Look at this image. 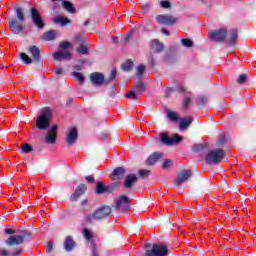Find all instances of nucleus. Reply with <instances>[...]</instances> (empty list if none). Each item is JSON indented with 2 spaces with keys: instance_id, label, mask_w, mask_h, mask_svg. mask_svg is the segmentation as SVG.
<instances>
[{
  "instance_id": "23",
  "label": "nucleus",
  "mask_w": 256,
  "mask_h": 256,
  "mask_svg": "<svg viewBox=\"0 0 256 256\" xmlns=\"http://www.w3.org/2000/svg\"><path fill=\"white\" fill-rule=\"evenodd\" d=\"M159 159H163V153L154 152L146 160V165H155L157 163V161H159Z\"/></svg>"
},
{
  "instance_id": "21",
  "label": "nucleus",
  "mask_w": 256,
  "mask_h": 256,
  "mask_svg": "<svg viewBox=\"0 0 256 256\" xmlns=\"http://www.w3.org/2000/svg\"><path fill=\"white\" fill-rule=\"evenodd\" d=\"M74 247H77V243L75 242V240L73 239L72 236H67L64 240L65 251H67L69 253V252L73 251Z\"/></svg>"
},
{
  "instance_id": "17",
  "label": "nucleus",
  "mask_w": 256,
  "mask_h": 256,
  "mask_svg": "<svg viewBox=\"0 0 256 256\" xmlns=\"http://www.w3.org/2000/svg\"><path fill=\"white\" fill-rule=\"evenodd\" d=\"M59 131V126L53 125L46 135V143L48 145H55L57 141V132Z\"/></svg>"
},
{
  "instance_id": "45",
  "label": "nucleus",
  "mask_w": 256,
  "mask_h": 256,
  "mask_svg": "<svg viewBox=\"0 0 256 256\" xmlns=\"http://www.w3.org/2000/svg\"><path fill=\"white\" fill-rule=\"evenodd\" d=\"M247 82V74H241L238 79H237V83H239V85H243V83Z\"/></svg>"
},
{
  "instance_id": "32",
  "label": "nucleus",
  "mask_w": 256,
  "mask_h": 256,
  "mask_svg": "<svg viewBox=\"0 0 256 256\" xmlns=\"http://www.w3.org/2000/svg\"><path fill=\"white\" fill-rule=\"evenodd\" d=\"M208 101H209V98H207L206 95L198 96V103H199V105H201V107H206Z\"/></svg>"
},
{
  "instance_id": "30",
  "label": "nucleus",
  "mask_w": 256,
  "mask_h": 256,
  "mask_svg": "<svg viewBox=\"0 0 256 256\" xmlns=\"http://www.w3.org/2000/svg\"><path fill=\"white\" fill-rule=\"evenodd\" d=\"M167 117L172 123H177V121H179V115L171 110H167Z\"/></svg>"
},
{
  "instance_id": "53",
  "label": "nucleus",
  "mask_w": 256,
  "mask_h": 256,
  "mask_svg": "<svg viewBox=\"0 0 256 256\" xmlns=\"http://www.w3.org/2000/svg\"><path fill=\"white\" fill-rule=\"evenodd\" d=\"M117 93V89L115 88V86H111L110 88V97H115V94Z\"/></svg>"
},
{
  "instance_id": "55",
  "label": "nucleus",
  "mask_w": 256,
  "mask_h": 256,
  "mask_svg": "<svg viewBox=\"0 0 256 256\" xmlns=\"http://www.w3.org/2000/svg\"><path fill=\"white\" fill-rule=\"evenodd\" d=\"M55 74L56 75H63V68H61V66H57Z\"/></svg>"
},
{
  "instance_id": "8",
  "label": "nucleus",
  "mask_w": 256,
  "mask_h": 256,
  "mask_svg": "<svg viewBox=\"0 0 256 256\" xmlns=\"http://www.w3.org/2000/svg\"><path fill=\"white\" fill-rule=\"evenodd\" d=\"M30 18L36 29L39 31L45 29V20L41 16V13H39V9L35 7L30 8Z\"/></svg>"
},
{
  "instance_id": "51",
  "label": "nucleus",
  "mask_w": 256,
  "mask_h": 256,
  "mask_svg": "<svg viewBox=\"0 0 256 256\" xmlns=\"http://www.w3.org/2000/svg\"><path fill=\"white\" fill-rule=\"evenodd\" d=\"M225 143H227V140L225 139L224 136H221L218 140V145L219 147H223V145H225Z\"/></svg>"
},
{
  "instance_id": "36",
  "label": "nucleus",
  "mask_w": 256,
  "mask_h": 256,
  "mask_svg": "<svg viewBox=\"0 0 256 256\" xmlns=\"http://www.w3.org/2000/svg\"><path fill=\"white\" fill-rule=\"evenodd\" d=\"M153 43H156L155 53H162V51H164L165 45H163V43L157 42L156 40H154Z\"/></svg>"
},
{
  "instance_id": "2",
  "label": "nucleus",
  "mask_w": 256,
  "mask_h": 256,
  "mask_svg": "<svg viewBox=\"0 0 256 256\" xmlns=\"http://www.w3.org/2000/svg\"><path fill=\"white\" fill-rule=\"evenodd\" d=\"M14 13L15 17L8 19V27L12 35H21L25 32V21L27 20L25 17V9L19 6V4H15Z\"/></svg>"
},
{
  "instance_id": "22",
  "label": "nucleus",
  "mask_w": 256,
  "mask_h": 256,
  "mask_svg": "<svg viewBox=\"0 0 256 256\" xmlns=\"http://www.w3.org/2000/svg\"><path fill=\"white\" fill-rule=\"evenodd\" d=\"M137 181H138L137 175L128 174L125 178V181H124V187L126 189H131V187H133V184L137 183Z\"/></svg>"
},
{
  "instance_id": "12",
  "label": "nucleus",
  "mask_w": 256,
  "mask_h": 256,
  "mask_svg": "<svg viewBox=\"0 0 256 256\" xmlns=\"http://www.w3.org/2000/svg\"><path fill=\"white\" fill-rule=\"evenodd\" d=\"M161 143L163 145H168V147H173V145H179L183 141V136L175 134L172 137H169L167 134L163 133L160 135Z\"/></svg>"
},
{
  "instance_id": "61",
  "label": "nucleus",
  "mask_w": 256,
  "mask_h": 256,
  "mask_svg": "<svg viewBox=\"0 0 256 256\" xmlns=\"http://www.w3.org/2000/svg\"><path fill=\"white\" fill-rule=\"evenodd\" d=\"M73 103V98H69L66 100V105H71Z\"/></svg>"
},
{
  "instance_id": "3",
  "label": "nucleus",
  "mask_w": 256,
  "mask_h": 256,
  "mask_svg": "<svg viewBox=\"0 0 256 256\" xmlns=\"http://www.w3.org/2000/svg\"><path fill=\"white\" fill-rule=\"evenodd\" d=\"M112 209L110 206H102L97 208L92 214L84 215V221L92 225L93 221H103L107 217H111Z\"/></svg>"
},
{
  "instance_id": "4",
  "label": "nucleus",
  "mask_w": 256,
  "mask_h": 256,
  "mask_svg": "<svg viewBox=\"0 0 256 256\" xmlns=\"http://www.w3.org/2000/svg\"><path fill=\"white\" fill-rule=\"evenodd\" d=\"M28 53L31 55H27L25 52H21L19 57L21 61L24 63V65H31L32 63H41L42 57H41V50L36 45H30L28 47Z\"/></svg>"
},
{
  "instance_id": "40",
  "label": "nucleus",
  "mask_w": 256,
  "mask_h": 256,
  "mask_svg": "<svg viewBox=\"0 0 256 256\" xmlns=\"http://www.w3.org/2000/svg\"><path fill=\"white\" fill-rule=\"evenodd\" d=\"M143 73H145V65H138L136 72L137 77H143Z\"/></svg>"
},
{
  "instance_id": "20",
  "label": "nucleus",
  "mask_w": 256,
  "mask_h": 256,
  "mask_svg": "<svg viewBox=\"0 0 256 256\" xmlns=\"http://www.w3.org/2000/svg\"><path fill=\"white\" fill-rule=\"evenodd\" d=\"M192 123H193V117L186 116L182 118L179 122L180 131H187Z\"/></svg>"
},
{
  "instance_id": "42",
  "label": "nucleus",
  "mask_w": 256,
  "mask_h": 256,
  "mask_svg": "<svg viewBox=\"0 0 256 256\" xmlns=\"http://www.w3.org/2000/svg\"><path fill=\"white\" fill-rule=\"evenodd\" d=\"M83 235L88 241H90V239H93V234H91V230L87 228L83 229Z\"/></svg>"
},
{
  "instance_id": "64",
  "label": "nucleus",
  "mask_w": 256,
  "mask_h": 256,
  "mask_svg": "<svg viewBox=\"0 0 256 256\" xmlns=\"http://www.w3.org/2000/svg\"><path fill=\"white\" fill-rule=\"evenodd\" d=\"M81 205H82V206L87 205V200H82V201H81Z\"/></svg>"
},
{
  "instance_id": "31",
  "label": "nucleus",
  "mask_w": 256,
  "mask_h": 256,
  "mask_svg": "<svg viewBox=\"0 0 256 256\" xmlns=\"http://www.w3.org/2000/svg\"><path fill=\"white\" fill-rule=\"evenodd\" d=\"M54 23H60L62 27H65V25H68V23H71V20H69L68 18L56 17L54 18Z\"/></svg>"
},
{
  "instance_id": "15",
  "label": "nucleus",
  "mask_w": 256,
  "mask_h": 256,
  "mask_svg": "<svg viewBox=\"0 0 256 256\" xmlns=\"http://www.w3.org/2000/svg\"><path fill=\"white\" fill-rule=\"evenodd\" d=\"M78 139H79V132L77 131V128L76 127L71 128L66 137L67 145L69 147H72V145H75V143H77Z\"/></svg>"
},
{
  "instance_id": "26",
  "label": "nucleus",
  "mask_w": 256,
  "mask_h": 256,
  "mask_svg": "<svg viewBox=\"0 0 256 256\" xmlns=\"http://www.w3.org/2000/svg\"><path fill=\"white\" fill-rule=\"evenodd\" d=\"M57 37V33L55 30H49L43 34L44 41H54V39Z\"/></svg>"
},
{
  "instance_id": "7",
  "label": "nucleus",
  "mask_w": 256,
  "mask_h": 256,
  "mask_svg": "<svg viewBox=\"0 0 256 256\" xmlns=\"http://www.w3.org/2000/svg\"><path fill=\"white\" fill-rule=\"evenodd\" d=\"M225 159V150L219 148L209 150L205 155V162L207 165H219Z\"/></svg>"
},
{
  "instance_id": "1",
  "label": "nucleus",
  "mask_w": 256,
  "mask_h": 256,
  "mask_svg": "<svg viewBox=\"0 0 256 256\" xmlns=\"http://www.w3.org/2000/svg\"><path fill=\"white\" fill-rule=\"evenodd\" d=\"M5 233L6 235H11L6 239L5 245L9 249H16V251L11 253L12 256H19L22 254L23 248L19 247V245H23V243H25V239H31L33 235V233L27 229L15 231L14 229L6 228Z\"/></svg>"
},
{
  "instance_id": "35",
  "label": "nucleus",
  "mask_w": 256,
  "mask_h": 256,
  "mask_svg": "<svg viewBox=\"0 0 256 256\" xmlns=\"http://www.w3.org/2000/svg\"><path fill=\"white\" fill-rule=\"evenodd\" d=\"M31 151H33V146H31L30 144L22 145L21 153L27 154V153H31Z\"/></svg>"
},
{
  "instance_id": "63",
  "label": "nucleus",
  "mask_w": 256,
  "mask_h": 256,
  "mask_svg": "<svg viewBox=\"0 0 256 256\" xmlns=\"http://www.w3.org/2000/svg\"><path fill=\"white\" fill-rule=\"evenodd\" d=\"M89 23H91V21H90L89 19H87V20L83 23L84 27H87V25H89Z\"/></svg>"
},
{
  "instance_id": "62",
  "label": "nucleus",
  "mask_w": 256,
  "mask_h": 256,
  "mask_svg": "<svg viewBox=\"0 0 256 256\" xmlns=\"http://www.w3.org/2000/svg\"><path fill=\"white\" fill-rule=\"evenodd\" d=\"M112 41H113V43H119V38L118 37H113Z\"/></svg>"
},
{
  "instance_id": "58",
  "label": "nucleus",
  "mask_w": 256,
  "mask_h": 256,
  "mask_svg": "<svg viewBox=\"0 0 256 256\" xmlns=\"http://www.w3.org/2000/svg\"><path fill=\"white\" fill-rule=\"evenodd\" d=\"M161 31H162V33H163L164 35H167V37H169V36L171 35V33L169 32V30H167V29H165V28H162Z\"/></svg>"
},
{
  "instance_id": "5",
  "label": "nucleus",
  "mask_w": 256,
  "mask_h": 256,
  "mask_svg": "<svg viewBox=\"0 0 256 256\" xmlns=\"http://www.w3.org/2000/svg\"><path fill=\"white\" fill-rule=\"evenodd\" d=\"M117 79V70L112 69V72L108 78H105V75L100 72H93L90 74V81L92 85L95 87H101L103 85H109V83H113Z\"/></svg>"
},
{
  "instance_id": "9",
  "label": "nucleus",
  "mask_w": 256,
  "mask_h": 256,
  "mask_svg": "<svg viewBox=\"0 0 256 256\" xmlns=\"http://www.w3.org/2000/svg\"><path fill=\"white\" fill-rule=\"evenodd\" d=\"M208 37L210 41H214L215 43H225L227 41V28L222 27L218 30H210Z\"/></svg>"
},
{
  "instance_id": "43",
  "label": "nucleus",
  "mask_w": 256,
  "mask_h": 256,
  "mask_svg": "<svg viewBox=\"0 0 256 256\" xmlns=\"http://www.w3.org/2000/svg\"><path fill=\"white\" fill-rule=\"evenodd\" d=\"M160 7L162 9H169V8H171V2H169V0H162L160 2Z\"/></svg>"
},
{
  "instance_id": "49",
  "label": "nucleus",
  "mask_w": 256,
  "mask_h": 256,
  "mask_svg": "<svg viewBox=\"0 0 256 256\" xmlns=\"http://www.w3.org/2000/svg\"><path fill=\"white\" fill-rule=\"evenodd\" d=\"M52 9H53L54 13L57 15L61 12V5H59V3H54Z\"/></svg>"
},
{
  "instance_id": "14",
  "label": "nucleus",
  "mask_w": 256,
  "mask_h": 256,
  "mask_svg": "<svg viewBox=\"0 0 256 256\" xmlns=\"http://www.w3.org/2000/svg\"><path fill=\"white\" fill-rule=\"evenodd\" d=\"M191 177H193V172L191 170H187V169L182 170L178 174V176L175 180V186L176 187H181V184L182 183H187V180L191 179Z\"/></svg>"
},
{
  "instance_id": "27",
  "label": "nucleus",
  "mask_w": 256,
  "mask_h": 256,
  "mask_svg": "<svg viewBox=\"0 0 256 256\" xmlns=\"http://www.w3.org/2000/svg\"><path fill=\"white\" fill-rule=\"evenodd\" d=\"M135 92L138 94L145 93L147 91V85H145L143 82H137L134 85Z\"/></svg>"
},
{
  "instance_id": "54",
  "label": "nucleus",
  "mask_w": 256,
  "mask_h": 256,
  "mask_svg": "<svg viewBox=\"0 0 256 256\" xmlns=\"http://www.w3.org/2000/svg\"><path fill=\"white\" fill-rule=\"evenodd\" d=\"M46 251H47V253H51V251H53V243L52 242L47 243Z\"/></svg>"
},
{
  "instance_id": "11",
  "label": "nucleus",
  "mask_w": 256,
  "mask_h": 256,
  "mask_svg": "<svg viewBox=\"0 0 256 256\" xmlns=\"http://www.w3.org/2000/svg\"><path fill=\"white\" fill-rule=\"evenodd\" d=\"M119 187V183L113 182L107 186L103 184V182L96 183V194L97 195H105L106 193H113L115 189Z\"/></svg>"
},
{
  "instance_id": "34",
  "label": "nucleus",
  "mask_w": 256,
  "mask_h": 256,
  "mask_svg": "<svg viewBox=\"0 0 256 256\" xmlns=\"http://www.w3.org/2000/svg\"><path fill=\"white\" fill-rule=\"evenodd\" d=\"M72 75L79 83H85V76L81 72H74Z\"/></svg>"
},
{
  "instance_id": "10",
  "label": "nucleus",
  "mask_w": 256,
  "mask_h": 256,
  "mask_svg": "<svg viewBox=\"0 0 256 256\" xmlns=\"http://www.w3.org/2000/svg\"><path fill=\"white\" fill-rule=\"evenodd\" d=\"M169 247L165 245L153 244L150 250H146L144 256H168Z\"/></svg>"
},
{
  "instance_id": "25",
  "label": "nucleus",
  "mask_w": 256,
  "mask_h": 256,
  "mask_svg": "<svg viewBox=\"0 0 256 256\" xmlns=\"http://www.w3.org/2000/svg\"><path fill=\"white\" fill-rule=\"evenodd\" d=\"M125 173H127V171L125 170V168L123 167H117L113 170L112 172V176H113V180L117 181L119 179H123V177H125Z\"/></svg>"
},
{
  "instance_id": "59",
  "label": "nucleus",
  "mask_w": 256,
  "mask_h": 256,
  "mask_svg": "<svg viewBox=\"0 0 256 256\" xmlns=\"http://www.w3.org/2000/svg\"><path fill=\"white\" fill-rule=\"evenodd\" d=\"M92 256H99V252H97L96 248L92 249Z\"/></svg>"
},
{
  "instance_id": "24",
  "label": "nucleus",
  "mask_w": 256,
  "mask_h": 256,
  "mask_svg": "<svg viewBox=\"0 0 256 256\" xmlns=\"http://www.w3.org/2000/svg\"><path fill=\"white\" fill-rule=\"evenodd\" d=\"M230 38L228 39V46L235 47L237 45V39L239 38V32L237 29L230 30Z\"/></svg>"
},
{
  "instance_id": "41",
  "label": "nucleus",
  "mask_w": 256,
  "mask_h": 256,
  "mask_svg": "<svg viewBox=\"0 0 256 256\" xmlns=\"http://www.w3.org/2000/svg\"><path fill=\"white\" fill-rule=\"evenodd\" d=\"M181 43L184 47H193V41H191L189 38L182 39Z\"/></svg>"
},
{
  "instance_id": "29",
  "label": "nucleus",
  "mask_w": 256,
  "mask_h": 256,
  "mask_svg": "<svg viewBox=\"0 0 256 256\" xmlns=\"http://www.w3.org/2000/svg\"><path fill=\"white\" fill-rule=\"evenodd\" d=\"M62 7L68 11V13H75V7L73 4L67 0L62 2Z\"/></svg>"
},
{
  "instance_id": "19",
  "label": "nucleus",
  "mask_w": 256,
  "mask_h": 256,
  "mask_svg": "<svg viewBox=\"0 0 256 256\" xmlns=\"http://www.w3.org/2000/svg\"><path fill=\"white\" fill-rule=\"evenodd\" d=\"M87 191V185L86 184H80L76 187L74 193L70 196V201L75 202L79 197H82V195H85V192Z\"/></svg>"
},
{
  "instance_id": "16",
  "label": "nucleus",
  "mask_w": 256,
  "mask_h": 256,
  "mask_svg": "<svg viewBox=\"0 0 256 256\" xmlns=\"http://www.w3.org/2000/svg\"><path fill=\"white\" fill-rule=\"evenodd\" d=\"M72 54L69 50H59L53 54V59L55 61H69L71 59Z\"/></svg>"
},
{
  "instance_id": "47",
  "label": "nucleus",
  "mask_w": 256,
  "mask_h": 256,
  "mask_svg": "<svg viewBox=\"0 0 256 256\" xmlns=\"http://www.w3.org/2000/svg\"><path fill=\"white\" fill-rule=\"evenodd\" d=\"M75 42L79 43L80 45L85 43V40L83 39V36L81 34H76L75 35Z\"/></svg>"
},
{
  "instance_id": "57",
  "label": "nucleus",
  "mask_w": 256,
  "mask_h": 256,
  "mask_svg": "<svg viewBox=\"0 0 256 256\" xmlns=\"http://www.w3.org/2000/svg\"><path fill=\"white\" fill-rule=\"evenodd\" d=\"M0 255L7 256V255H9V252L5 249H0Z\"/></svg>"
},
{
  "instance_id": "38",
  "label": "nucleus",
  "mask_w": 256,
  "mask_h": 256,
  "mask_svg": "<svg viewBox=\"0 0 256 256\" xmlns=\"http://www.w3.org/2000/svg\"><path fill=\"white\" fill-rule=\"evenodd\" d=\"M122 69L124 71H131V69H133V62L131 61V59L127 60L126 64L122 65Z\"/></svg>"
},
{
  "instance_id": "18",
  "label": "nucleus",
  "mask_w": 256,
  "mask_h": 256,
  "mask_svg": "<svg viewBox=\"0 0 256 256\" xmlns=\"http://www.w3.org/2000/svg\"><path fill=\"white\" fill-rule=\"evenodd\" d=\"M156 21L160 25H175L177 23V19L171 15H157Z\"/></svg>"
},
{
  "instance_id": "44",
  "label": "nucleus",
  "mask_w": 256,
  "mask_h": 256,
  "mask_svg": "<svg viewBox=\"0 0 256 256\" xmlns=\"http://www.w3.org/2000/svg\"><path fill=\"white\" fill-rule=\"evenodd\" d=\"M163 169H169L173 167V160L166 159L162 164Z\"/></svg>"
},
{
  "instance_id": "60",
  "label": "nucleus",
  "mask_w": 256,
  "mask_h": 256,
  "mask_svg": "<svg viewBox=\"0 0 256 256\" xmlns=\"http://www.w3.org/2000/svg\"><path fill=\"white\" fill-rule=\"evenodd\" d=\"M142 9H143L144 12L149 11V4H144L142 6Z\"/></svg>"
},
{
  "instance_id": "56",
  "label": "nucleus",
  "mask_w": 256,
  "mask_h": 256,
  "mask_svg": "<svg viewBox=\"0 0 256 256\" xmlns=\"http://www.w3.org/2000/svg\"><path fill=\"white\" fill-rule=\"evenodd\" d=\"M168 65H173V63H177V58H170L167 60Z\"/></svg>"
},
{
  "instance_id": "50",
  "label": "nucleus",
  "mask_w": 256,
  "mask_h": 256,
  "mask_svg": "<svg viewBox=\"0 0 256 256\" xmlns=\"http://www.w3.org/2000/svg\"><path fill=\"white\" fill-rule=\"evenodd\" d=\"M190 105H191V98H185L183 102L184 109H189Z\"/></svg>"
},
{
  "instance_id": "52",
  "label": "nucleus",
  "mask_w": 256,
  "mask_h": 256,
  "mask_svg": "<svg viewBox=\"0 0 256 256\" xmlns=\"http://www.w3.org/2000/svg\"><path fill=\"white\" fill-rule=\"evenodd\" d=\"M87 183H95V176L93 175H88L85 177Z\"/></svg>"
},
{
  "instance_id": "46",
  "label": "nucleus",
  "mask_w": 256,
  "mask_h": 256,
  "mask_svg": "<svg viewBox=\"0 0 256 256\" xmlns=\"http://www.w3.org/2000/svg\"><path fill=\"white\" fill-rule=\"evenodd\" d=\"M147 61H148V65L152 68L155 67V58H153V54H150L148 57H147Z\"/></svg>"
},
{
  "instance_id": "48",
  "label": "nucleus",
  "mask_w": 256,
  "mask_h": 256,
  "mask_svg": "<svg viewBox=\"0 0 256 256\" xmlns=\"http://www.w3.org/2000/svg\"><path fill=\"white\" fill-rule=\"evenodd\" d=\"M132 33L129 32L123 39H122V43H124V45H127V43H129V41H131V37H132Z\"/></svg>"
},
{
  "instance_id": "6",
  "label": "nucleus",
  "mask_w": 256,
  "mask_h": 256,
  "mask_svg": "<svg viewBox=\"0 0 256 256\" xmlns=\"http://www.w3.org/2000/svg\"><path fill=\"white\" fill-rule=\"evenodd\" d=\"M51 109H49V107H45L42 109V114L38 115V117L36 118V127L40 130V131H45L48 128L51 127Z\"/></svg>"
},
{
  "instance_id": "37",
  "label": "nucleus",
  "mask_w": 256,
  "mask_h": 256,
  "mask_svg": "<svg viewBox=\"0 0 256 256\" xmlns=\"http://www.w3.org/2000/svg\"><path fill=\"white\" fill-rule=\"evenodd\" d=\"M126 99H131L132 101H137V92L130 90L129 93L125 94Z\"/></svg>"
},
{
  "instance_id": "39",
  "label": "nucleus",
  "mask_w": 256,
  "mask_h": 256,
  "mask_svg": "<svg viewBox=\"0 0 256 256\" xmlns=\"http://www.w3.org/2000/svg\"><path fill=\"white\" fill-rule=\"evenodd\" d=\"M59 47L62 49L61 51H67V49L71 47V42L69 41L60 42Z\"/></svg>"
},
{
  "instance_id": "33",
  "label": "nucleus",
  "mask_w": 256,
  "mask_h": 256,
  "mask_svg": "<svg viewBox=\"0 0 256 256\" xmlns=\"http://www.w3.org/2000/svg\"><path fill=\"white\" fill-rule=\"evenodd\" d=\"M138 175L141 179H148L149 175H151V171L150 170H139L138 171Z\"/></svg>"
},
{
  "instance_id": "28",
  "label": "nucleus",
  "mask_w": 256,
  "mask_h": 256,
  "mask_svg": "<svg viewBox=\"0 0 256 256\" xmlns=\"http://www.w3.org/2000/svg\"><path fill=\"white\" fill-rule=\"evenodd\" d=\"M76 51L78 55H89V46L85 43L80 44Z\"/></svg>"
},
{
  "instance_id": "13",
  "label": "nucleus",
  "mask_w": 256,
  "mask_h": 256,
  "mask_svg": "<svg viewBox=\"0 0 256 256\" xmlns=\"http://www.w3.org/2000/svg\"><path fill=\"white\" fill-rule=\"evenodd\" d=\"M114 203L117 211H127L130 207L129 196L121 195L114 200Z\"/></svg>"
}]
</instances>
